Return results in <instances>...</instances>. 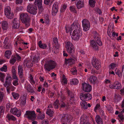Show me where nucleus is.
<instances>
[{"label": "nucleus", "mask_w": 124, "mask_h": 124, "mask_svg": "<svg viewBox=\"0 0 124 124\" xmlns=\"http://www.w3.org/2000/svg\"><path fill=\"white\" fill-rule=\"evenodd\" d=\"M20 19L22 22L28 27L30 25V18L29 16L26 13H22L20 14Z\"/></svg>", "instance_id": "f257e3e1"}, {"label": "nucleus", "mask_w": 124, "mask_h": 124, "mask_svg": "<svg viewBox=\"0 0 124 124\" xmlns=\"http://www.w3.org/2000/svg\"><path fill=\"white\" fill-rule=\"evenodd\" d=\"M42 0H35L34 4L35 5L38 6H41L42 4Z\"/></svg>", "instance_id": "c03bdc74"}, {"label": "nucleus", "mask_w": 124, "mask_h": 124, "mask_svg": "<svg viewBox=\"0 0 124 124\" xmlns=\"http://www.w3.org/2000/svg\"><path fill=\"white\" fill-rule=\"evenodd\" d=\"M7 66L6 65H4L3 66L0 68V70L1 71L6 72L7 71Z\"/></svg>", "instance_id": "8fccbe9b"}, {"label": "nucleus", "mask_w": 124, "mask_h": 124, "mask_svg": "<svg viewBox=\"0 0 124 124\" xmlns=\"http://www.w3.org/2000/svg\"><path fill=\"white\" fill-rule=\"evenodd\" d=\"M59 105H60V104L59 103V100H57L54 102L53 106L54 108H58Z\"/></svg>", "instance_id": "58836bf2"}, {"label": "nucleus", "mask_w": 124, "mask_h": 124, "mask_svg": "<svg viewBox=\"0 0 124 124\" xmlns=\"http://www.w3.org/2000/svg\"><path fill=\"white\" fill-rule=\"evenodd\" d=\"M83 30L86 31H88L90 27V24L89 21L86 19H84L82 21Z\"/></svg>", "instance_id": "1a4fd4ad"}, {"label": "nucleus", "mask_w": 124, "mask_h": 124, "mask_svg": "<svg viewBox=\"0 0 124 124\" xmlns=\"http://www.w3.org/2000/svg\"><path fill=\"white\" fill-rule=\"evenodd\" d=\"M83 89L85 92H89L92 90V86L89 84L85 83L82 84Z\"/></svg>", "instance_id": "9b49d317"}, {"label": "nucleus", "mask_w": 124, "mask_h": 124, "mask_svg": "<svg viewBox=\"0 0 124 124\" xmlns=\"http://www.w3.org/2000/svg\"><path fill=\"white\" fill-rule=\"evenodd\" d=\"M86 93H81L80 96V98L81 100L83 101L84 100L87 101L86 99Z\"/></svg>", "instance_id": "4c0bfd02"}, {"label": "nucleus", "mask_w": 124, "mask_h": 124, "mask_svg": "<svg viewBox=\"0 0 124 124\" xmlns=\"http://www.w3.org/2000/svg\"><path fill=\"white\" fill-rule=\"evenodd\" d=\"M80 104L82 108L84 109H87L88 108L87 106V103L85 101H83L81 102Z\"/></svg>", "instance_id": "bb28decb"}, {"label": "nucleus", "mask_w": 124, "mask_h": 124, "mask_svg": "<svg viewBox=\"0 0 124 124\" xmlns=\"http://www.w3.org/2000/svg\"><path fill=\"white\" fill-rule=\"evenodd\" d=\"M26 66L28 67H31L33 65V63L31 62L30 60L28 61L26 63Z\"/></svg>", "instance_id": "09e8293b"}, {"label": "nucleus", "mask_w": 124, "mask_h": 124, "mask_svg": "<svg viewBox=\"0 0 124 124\" xmlns=\"http://www.w3.org/2000/svg\"><path fill=\"white\" fill-rule=\"evenodd\" d=\"M90 45L94 49L96 50L98 49V46L96 44L94 41L93 40L90 42Z\"/></svg>", "instance_id": "b1692460"}, {"label": "nucleus", "mask_w": 124, "mask_h": 124, "mask_svg": "<svg viewBox=\"0 0 124 124\" xmlns=\"http://www.w3.org/2000/svg\"><path fill=\"white\" fill-rule=\"evenodd\" d=\"M62 82L65 84H66L67 83V79L66 78L64 74H63L62 76Z\"/></svg>", "instance_id": "a18cd8bd"}, {"label": "nucleus", "mask_w": 124, "mask_h": 124, "mask_svg": "<svg viewBox=\"0 0 124 124\" xmlns=\"http://www.w3.org/2000/svg\"><path fill=\"white\" fill-rule=\"evenodd\" d=\"M24 116L32 121L34 120L36 118V114L34 111H26L24 115Z\"/></svg>", "instance_id": "39448f33"}, {"label": "nucleus", "mask_w": 124, "mask_h": 124, "mask_svg": "<svg viewBox=\"0 0 124 124\" xmlns=\"http://www.w3.org/2000/svg\"><path fill=\"white\" fill-rule=\"evenodd\" d=\"M89 80L91 83H93L94 84L96 83L97 81V78L93 75L90 76L89 78Z\"/></svg>", "instance_id": "a211bd4d"}, {"label": "nucleus", "mask_w": 124, "mask_h": 124, "mask_svg": "<svg viewBox=\"0 0 124 124\" xmlns=\"http://www.w3.org/2000/svg\"><path fill=\"white\" fill-rule=\"evenodd\" d=\"M12 107V105L9 103H8L6 105V108L7 111L9 110V109Z\"/></svg>", "instance_id": "774afa93"}, {"label": "nucleus", "mask_w": 124, "mask_h": 124, "mask_svg": "<svg viewBox=\"0 0 124 124\" xmlns=\"http://www.w3.org/2000/svg\"><path fill=\"white\" fill-rule=\"evenodd\" d=\"M87 101L91 100L92 98L91 94L89 93H86V97Z\"/></svg>", "instance_id": "052dcab7"}, {"label": "nucleus", "mask_w": 124, "mask_h": 124, "mask_svg": "<svg viewBox=\"0 0 124 124\" xmlns=\"http://www.w3.org/2000/svg\"><path fill=\"white\" fill-rule=\"evenodd\" d=\"M6 117L9 120H12L15 121L16 120V117L13 115L8 114L7 115Z\"/></svg>", "instance_id": "cd10ccee"}, {"label": "nucleus", "mask_w": 124, "mask_h": 124, "mask_svg": "<svg viewBox=\"0 0 124 124\" xmlns=\"http://www.w3.org/2000/svg\"><path fill=\"white\" fill-rule=\"evenodd\" d=\"M67 52L70 54L74 53V47L73 46L66 48Z\"/></svg>", "instance_id": "72a5a7b5"}, {"label": "nucleus", "mask_w": 124, "mask_h": 124, "mask_svg": "<svg viewBox=\"0 0 124 124\" xmlns=\"http://www.w3.org/2000/svg\"><path fill=\"white\" fill-rule=\"evenodd\" d=\"M65 43L66 48L70 47L73 46L72 43L69 41H66Z\"/></svg>", "instance_id": "a19ab883"}, {"label": "nucleus", "mask_w": 124, "mask_h": 124, "mask_svg": "<svg viewBox=\"0 0 124 124\" xmlns=\"http://www.w3.org/2000/svg\"><path fill=\"white\" fill-rule=\"evenodd\" d=\"M55 62L52 60L48 61L44 65V69L46 71H50L55 68L56 65Z\"/></svg>", "instance_id": "f03ea898"}, {"label": "nucleus", "mask_w": 124, "mask_h": 124, "mask_svg": "<svg viewBox=\"0 0 124 124\" xmlns=\"http://www.w3.org/2000/svg\"><path fill=\"white\" fill-rule=\"evenodd\" d=\"M92 64L93 66L97 70H99L101 67V63L100 61L95 57H93L92 60Z\"/></svg>", "instance_id": "6e6552de"}, {"label": "nucleus", "mask_w": 124, "mask_h": 124, "mask_svg": "<svg viewBox=\"0 0 124 124\" xmlns=\"http://www.w3.org/2000/svg\"><path fill=\"white\" fill-rule=\"evenodd\" d=\"M37 6L32 4H29L27 6V11L30 14L35 15L37 13Z\"/></svg>", "instance_id": "20e7f679"}, {"label": "nucleus", "mask_w": 124, "mask_h": 124, "mask_svg": "<svg viewBox=\"0 0 124 124\" xmlns=\"http://www.w3.org/2000/svg\"><path fill=\"white\" fill-rule=\"evenodd\" d=\"M16 112V114L15 113V114H14V115H16L18 117L20 116L21 115V111L20 110L17 109Z\"/></svg>", "instance_id": "13d9d810"}, {"label": "nucleus", "mask_w": 124, "mask_h": 124, "mask_svg": "<svg viewBox=\"0 0 124 124\" xmlns=\"http://www.w3.org/2000/svg\"><path fill=\"white\" fill-rule=\"evenodd\" d=\"M16 57L14 55H12L9 61L10 63L13 65L16 62Z\"/></svg>", "instance_id": "473e14b6"}, {"label": "nucleus", "mask_w": 124, "mask_h": 124, "mask_svg": "<svg viewBox=\"0 0 124 124\" xmlns=\"http://www.w3.org/2000/svg\"><path fill=\"white\" fill-rule=\"evenodd\" d=\"M74 103V101L73 98H70V100L68 102V105H71L72 104H73Z\"/></svg>", "instance_id": "e2e57ef3"}, {"label": "nucleus", "mask_w": 124, "mask_h": 124, "mask_svg": "<svg viewBox=\"0 0 124 124\" xmlns=\"http://www.w3.org/2000/svg\"><path fill=\"white\" fill-rule=\"evenodd\" d=\"M24 88L28 92L31 93H33L34 92L31 85L28 83L27 84H26L24 85Z\"/></svg>", "instance_id": "dca6fc26"}, {"label": "nucleus", "mask_w": 124, "mask_h": 124, "mask_svg": "<svg viewBox=\"0 0 124 124\" xmlns=\"http://www.w3.org/2000/svg\"><path fill=\"white\" fill-rule=\"evenodd\" d=\"M76 5L78 9H79L84 7V0H77Z\"/></svg>", "instance_id": "ddd939ff"}, {"label": "nucleus", "mask_w": 124, "mask_h": 124, "mask_svg": "<svg viewBox=\"0 0 124 124\" xmlns=\"http://www.w3.org/2000/svg\"><path fill=\"white\" fill-rule=\"evenodd\" d=\"M118 119L119 120L123 121L124 120V115L122 114H120L118 116Z\"/></svg>", "instance_id": "3c124183"}, {"label": "nucleus", "mask_w": 124, "mask_h": 124, "mask_svg": "<svg viewBox=\"0 0 124 124\" xmlns=\"http://www.w3.org/2000/svg\"><path fill=\"white\" fill-rule=\"evenodd\" d=\"M12 84L15 86H17L19 84L18 80H15L13 81Z\"/></svg>", "instance_id": "69168bd1"}, {"label": "nucleus", "mask_w": 124, "mask_h": 124, "mask_svg": "<svg viewBox=\"0 0 124 124\" xmlns=\"http://www.w3.org/2000/svg\"><path fill=\"white\" fill-rule=\"evenodd\" d=\"M11 94L14 98L16 99H18L20 96V95L19 93H16L15 92H12Z\"/></svg>", "instance_id": "c9c22d12"}, {"label": "nucleus", "mask_w": 124, "mask_h": 124, "mask_svg": "<svg viewBox=\"0 0 124 124\" xmlns=\"http://www.w3.org/2000/svg\"><path fill=\"white\" fill-rule=\"evenodd\" d=\"M85 119H84V117L83 116L82 117L80 118V123L81 124H90V123L89 122H88L86 121H86H85V122H84V120Z\"/></svg>", "instance_id": "de8ad7c7"}, {"label": "nucleus", "mask_w": 124, "mask_h": 124, "mask_svg": "<svg viewBox=\"0 0 124 124\" xmlns=\"http://www.w3.org/2000/svg\"><path fill=\"white\" fill-rule=\"evenodd\" d=\"M115 72L116 74L118 75V76L120 78L122 77V72L117 68H116L115 70Z\"/></svg>", "instance_id": "2f4dec72"}, {"label": "nucleus", "mask_w": 124, "mask_h": 124, "mask_svg": "<svg viewBox=\"0 0 124 124\" xmlns=\"http://www.w3.org/2000/svg\"><path fill=\"white\" fill-rule=\"evenodd\" d=\"M89 2L91 7H94L95 6L96 2L94 0H89Z\"/></svg>", "instance_id": "49530a36"}, {"label": "nucleus", "mask_w": 124, "mask_h": 124, "mask_svg": "<svg viewBox=\"0 0 124 124\" xmlns=\"http://www.w3.org/2000/svg\"><path fill=\"white\" fill-rule=\"evenodd\" d=\"M48 95L50 97L52 98L54 97V93L52 92L49 90L48 91Z\"/></svg>", "instance_id": "0e129e2a"}, {"label": "nucleus", "mask_w": 124, "mask_h": 124, "mask_svg": "<svg viewBox=\"0 0 124 124\" xmlns=\"http://www.w3.org/2000/svg\"><path fill=\"white\" fill-rule=\"evenodd\" d=\"M54 112L53 110L49 108L47 109L46 113L51 117H52L53 116Z\"/></svg>", "instance_id": "c85d7f7f"}, {"label": "nucleus", "mask_w": 124, "mask_h": 124, "mask_svg": "<svg viewBox=\"0 0 124 124\" xmlns=\"http://www.w3.org/2000/svg\"><path fill=\"white\" fill-rule=\"evenodd\" d=\"M72 32L71 38L74 40H78L79 39L81 34V29L78 27V26Z\"/></svg>", "instance_id": "7ed1b4c3"}, {"label": "nucleus", "mask_w": 124, "mask_h": 124, "mask_svg": "<svg viewBox=\"0 0 124 124\" xmlns=\"http://www.w3.org/2000/svg\"><path fill=\"white\" fill-rule=\"evenodd\" d=\"M11 81L12 78L11 76L9 75H7L6 78V81L4 84V86L6 87L8 85H10Z\"/></svg>", "instance_id": "4468645a"}, {"label": "nucleus", "mask_w": 124, "mask_h": 124, "mask_svg": "<svg viewBox=\"0 0 124 124\" xmlns=\"http://www.w3.org/2000/svg\"><path fill=\"white\" fill-rule=\"evenodd\" d=\"M58 5L57 2H55L53 4L52 10V14L53 15H55L58 10Z\"/></svg>", "instance_id": "f8f14e48"}, {"label": "nucleus", "mask_w": 124, "mask_h": 124, "mask_svg": "<svg viewBox=\"0 0 124 124\" xmlns=\"http://www.w3.org/2000/svg\"><path fill=\"white\" fill-rule=\"evenodd\" d=\"M77 25L75 23H73L72 24L70 27H69L68 26H66L65 27V29L66 32L67 33H68L69 31H72L74 28H76L77 27Z\"/></svg>", "instance_id": "2eb2a0df"}, {"label": "nucleus", "mask_w": 124, "mask_h": 124, "mask_svg": "<svg viewBox=\"0 0 124 124\" xmlns=\"http://www.w3.org/2000/svg\"><path fill=\"white\" fill-rule=\"evenodd\" d=\"M4 13L6 17L9 19H12L14 17V14L11 11V8L9 6H6L4 8Z\"/></svg>", "instance_id": "423d86ee"}, {"label": "nucleus", "mask_w": 124, "mask_h": 124, "mask_svg": "<svg viewBox=\"0 0 124 124\" xmlns=\"http://www.w3.org/2000/svg\"><path fill=\"white\" fill-rule=\"evenodd\" d=\"M38 45L40 48L43 49H46L47 47L46 45L44 43L42 44L41 41H40L39 42Z\"/></svg>", "instance_id": "a878e982"}, {"label": "nucleus", "mask_w": 124, "mask_h": 124, "mask_svg": "<svg viewBox=\"0 0 124 124\" xmlns=\"http://www.w3.org/2000/svg\"><path fill=\"white\" fill-rule=\"evenodd\" d=\"M5 56L8 59H9L12 53L10 50H7L5 51Z\"/></svg>", "instance_id": "7c9ffc66"}, {"label": "nucleus", "mask_w": 124, "mask_h": 124, "mask_svg": "<svg viewBox=\"0 0 124 124\" xmlns=\"http://www.w3.org/2000/svg\"><path fill=\"white\" fill-rule=\"evenodd\" d=\"M114 85L115 88V89H119L121 87V84L117 81H115L114 82Z\"/></svg>", "instance_id": "393cba45"}, {"label": "nucleus", "mask_w": 124, "mask_h": 124, "mask_svg": "<svg viewBox=\"0 0 124 124\" xmlns=\"http://www.w3.org/2000/svg\"><path fill=\"white\" fill-rule=\"evenodd\" d=\"M1 24L3 30H7L8 27V22L7 21H4L1 22Z\"/></svg>", "instance_id": "6ab92c4d"}, {"label": "nucleus", "mask_w": 124, "mask_h": 124, "mask_svg": "<svg viewBox=\"0 0 124 124\" xmlns=\"http://www.w3.org/2000/svg\"><path fill=\"white\" fill-rule=\"evenodd\" d=\"M3 47L5 49H11L12 48V46L10 44H5L3 46Z\"/></svg>", "instance_id": "4d7b16f0"}, {"label": "nucleus", "mask_w": 124, "mask_h": 124, "mask_svg": "<svg viewBox=\"0 0 124 124\" xmlns=\"http://www.w3.org/2000/svg\"><path fill=\"white\" fill-rule=\"evenodd\" d=\"M53 45L57 48H58L59 46V45L58 43L57 38H54L53 39Z\"/></svg>", "instance_id": "4be33fe9"}, {"label": "nucleus", "mask_w": 124, "mask_h": 124, "mask_svg": "<svg viewBox=\"0 0 124 124\" xmlns=\"http://www.w3.org/2000/svg\"><path fill=\"white\" fill-rule=\"evenodd\" d=\"M5 77V74L0 72V80L3 82L4 81V79Z\"/></svg>", "instance_id": "ea45409f"}, {"label": "nucleus", "mask_w": 124, "mask_h": 124, "mask_svg": "<svg viewBox=\"0 0 124 124\" xmlns=\"http://www.w3.org/2000/svg\"><path fill=\"white\" fill-rule=\"evenodd\" d=\"M26 103V98H24L22 99L21 102V104L23 105H24Z\"/></svg>", "instance_id": "338daca9"}, {"label": "nucleus", "mask_w": 124, "mask_h": 124, "mask_svg": "<svg viewBox=\"0 0 124 124\" xmlns=\"http://www.w3.org/2000/svg\"><path fill=\"white\" fill-rule=\"evenodd\" d=\"M93 34H94V39L100 38L99 35L96 32H93Z\"/></svg>", "instance_id": "603ef678"}, {"label": "nucleus", "mask_w": 124, "mask_h": 124, "mask_svg": "<svg viewBox=\"0 0 124 124\" xmlns=\"http://www.w3.org/2000/svg\"><path fill=\"white\" fill-rule=\"evenodd\" d=\"M12 27L14 29H18L19 26L20 24L19 21L17 20L16 18H15L13 20V22Z\"/></svg>", "instance_id": "f3484780"}, {"label": "nucleus", "mask_w": 124, "mask_h": 124, "mask_svg": "<svg viewBox=\"0 0 124 124\" xmlns=\"http://www.w3.org/2000/svg\"><path fill=\"white\" fill-rule=\"evenodd\" d=\"M67 93L69 96H70V98H74V96L73 94L70 90H68L67 91Z\"/></svg>", "instance_id": "864d4df0"}, {"label": "nucleus", "mask_w": 124, "mask_h": 124, "mask_svg": "<svg viewBox=\"0 0 124 124\" xmlns=\"http://www.w3.org/2000/svg\"><path fill=\"white\" fill-rule=\"evenodd\" d=\"M69 9L71 12L75 14L77 13V11L74 6L73 5L70 6L69 7Z\"/></svg>", "instance_id": "f704fd0d"}, {"label": "nucleus", "mask_w": 124, "mask_h": 124, "mask_svg": "<svg viewBox=\"0 0 124 124\" xmlns=\"http://www.w3.org/2000/svg\"><path fill=\"white\" fill-rule=\"evenodd\" d=\"M28 78L29 81L32 85H33L35 84L36 82L34 79L33 76L32 75L30 74Z\"/></svg>", "instance_id": "412c9836"}, {"label": "nucleus", "mask_w": 124, "mask_h": 124, "mask_svg": "<svg viewBox=\"0 0 124 124\" xmlns=\"http://www.w3.org/2000/svg\"><path fill=\"white\" fill-rule=\"evenodd\" d=\"M72 70L71 71V73L72 74L74 75H76L77 74V71L76 67H74L72 69Z\"/></svg>", "instance_id": "5fc2aeb1"}, {"label": "nucleus", "mask_w": 124, "mask_h": 124, "mask_svg": "<svg viewBox=\"0 0 124 124\" xmlns=\"http://www.w3.org/2000/svg\"><path fill=\"white\" fill-rule=\"evenodd\" d=\"M45 117V113H43L38 115L37 118L39 120H43Z\"/></svg>", "instance_id": "e433bc0d"}, {"label": "nucleus", "mask_w": 124, "mask_h": 124, "mask_svg": "<svg viewBox=\"0 0 124 124\" xmlns=\"http://www.w3.org/2000/svg\"><path fill=\"white\" fill-rule=\"evenodd\" d=\"M18 73L19 76L20 78H22L23 75V67L21 65H19L18 67Z\"/></svg>", "instance_id": "aec40b11"}, {"label": "nucleus", "mask_w": 124, "mask_h": 124, "mask_svg": "<svg viewBox=\"0 0 124 124\" xmlns=\"http://www.w3.org/2000/svg\"><path fill=\"white\" fill-rule=\"evenodd\" d=\"M95 120L98 124H102L103 121L100 116L98 115H97L95 117Z\"/></svg>", "instance_id": "5701e85b"}, {"label": "nucleus", "mask_w": 124, "mask_h": 124, "mask_svg": "<svg viewBox=\"0 0 124 124\" xmlns=\"http://www.w3.org/2000/svg\"><path fill=\"white\" fill-rule=\"evenodd\" d=\"M17 109H18L16 108H11L10 111L11 113L14 115L15 114H16V113L15 112H16V111H17Z\"/></svg>", "instance_id": "bf43d9fd"}, {"label": "nucleus", "mask_w": 124, "mask_h": 124, "mask_svg": "<svg viewBox=\"0 0 124 124\" xmlns=\"http://www.w3.org/2000/svg\"><path fill=\"white\" fill-rule=\"evenodd\" d=\"M71 119V116L68 114L63 115L61 116V122L62 124H67L69 123Z\"/></svg>", "instance_id": "0eeeda50"}, {"label": "nucleus", "mask_w": 124, "mask_h": 124, "mask_svg": "<svg viewBox=\"0 0 124 124\" xmlns=\"http://www.w3.org/2000/svg\"><path fill=\"white\" fill-rule=\"evenodd\" d=\"M110 67L109 68L110 70H114V69L116 67H117V63H112L110 64Z\"/></svg>", "instance_id": "37998d69"}, {"label": "nucleus", "mask_w": 124, "mask_h": 124, "mask_svg": "<svg viewBox=\"0 0 124 124\" xmlns=\"http://www.w3.org/2000/svg\"><path fill=\"white\" fill-rule=\"evenodd\" d=\"M14 55L16 57V60L17 59V60L19 61H20L21 59V57L18 54H16V55Z\"/></svg>", "instance_id": "680f3d73"}, {"label": "nucleus", "mask_w": 124, "mask_h": 124, "mask_svg": "<svg viewBox=\"0 0 124 124\" xmlns=\"http://www.w3.org/2000/svg\"><path fill=\"white\" fill-rule=\"evenodd\" d=\"M95 41L97 43L99 46H101L102 45V43L101 41L100 38L98 39H94Z\"/></svg>", "instance_id": "6e6d98bb"}, {"label": "nucleus", "mask_w": 124, "mask_h": 124, "mask_svg": "<svg viewBox=\"0 0 124 124\" xmlns=\"http://www.w3.org/2000/svg\"><path fill=\"white\" fill-rule=\"evenodd\" d=\"M77 61V58L76 57L71 58H70L65 59L64 64L66 65L70 66L75 62Z\"/></svg>", "instance_id": "9d476101"}, {"label": "nucleus", "mask_w": 124, "mask_h": 124, "mask_svg": "<svg viewBox=\"0 0 124 124\" xmlns=\"http://www.w3.org/2000/svg\"><path fill=\"white\" fill-rule=\"evenodd\" d=\"M39 60V57L38 56H35L33 58L32 62L33 63H37Z\"/></svg>", "instance_id": "79ce46f5"}, {"label": "nucleus", "mask_w": 124, "mask_h": 124, "mask_svg": "<svg viewBox=\"0 0 124 124\" xmlns=\"http://www.w3.org/2000/svg\"><path fill=\"white\" fill-rule=\"evenodd\" d=\"M70 83L71 85H76L78 83V80L76 78L72 79L70 80Z\"/></svg>", "instance_id": "c756f323"}]
</instances>
